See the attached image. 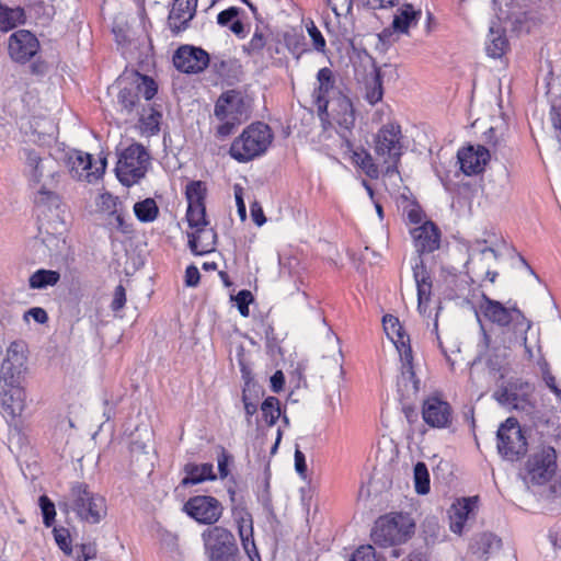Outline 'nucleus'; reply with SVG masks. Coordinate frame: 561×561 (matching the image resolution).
Instances as JSON below:
<instances>
[{"instance_id": "nucleus-21", "label": "nucleus", "mask_w": 561, "mask_h": 561, "mask_svg": "<svg viewBox=\"0 0 561 561\" xmlns=\"http://www.w3.org/2000/svg\"><path fill=\"white\" fill-rule=\"evenodd\" d=\"M61 230L55 228L56 232L49 230V225L41 224L38 227V236L35 238L34 247H37V252L43 257H58L67 249L66 238L64 231L66 230L65 224L59 222Z\"/></svg>"}, {"instance_id": "nucleus-22", "label": "nucleus", "mask_w": 561, "mask_h": 561, "mask_svg": "<svg viewBox=\"0 0 561 561\" xmlns=\"http://www.w3.org/2000/svg\"><path fill=\"white\" fill-rule=\"evenodd\" d=\"M26 373L25 353H0V385H23Z\"/></svg>"}, {"instance_id": "nucleus-44", "label": "nucleus", "mask_w": 561, "mask_h": 561, "mask_svg": "<svg viewBox=\"0 0 561 561\" xmlns=\"http://www.w3.org/2000/svg\"><path fill=\"white\" fill-rule=\"evenodd\" d=\"M266 43L267 36L260 27H256L249 43L243 46V51L248 56H257L262 53Z\"/></svg>"}, {"instance_id": "nucleus-31", "label": "nucleus", "mask_w": 561, "mask_h": 561, "mask_svg": "<svg viewBox=\"0 0 561 561\" xmlns=\"http://www.w3.org/2000/svg\"><path fill=\"white\" fill-rule=\"evenodd\" d=\"M385 333L397 351H412L410 345V336L404 331L399 319L394 316L387 314L382 319Z\"/></svg>"}, {"instance_id": "nucleus-59", "label": "nucleus", "mask_w": 561, "mask_h": 561, "mask_svg": "<svg viewBox=\"0 0 561 561\" xmlns=\"http://www.w3.org/2000/svg\"><path fill=\"white\" fill-rule=\"evenodd\" d=\"M125 304H126L125 288L123 287V285H118L115 288L114 297H113V300L111 304L112 310L118 311L125 306Z\"/></svg>"}, {"instance_id": "nucleus-29", "label": "nucleus", "mask_w": 561, "mask_h": 561, "mask_svg": "<svg viewBox=\"0 0 561 561\" xmlns=\"http://www.w3.org/2000/svg\"><path fill=\"white\" fill-rule=\"evenodd\" d=\"M237 528L242 548L250 561H261V557L253 538V520L251 514H241L237 518Z\"/></svg>"}, {"instance_id": "nucleus-42", "label": "nucleus", "mask_w": 561, "mask_h": 561, "mask_svg": "<svg viewBox=\"0 0 561 561\" xmlns=\"http://www.w3.org/2000/svg\"><path fill=\"white\" fill-rule=\"evenodd\" d=\"M414 488L417 494H427L430 492V473L424 462H417L413 470Z\"/></svg>"}, {"instance_id": "nucleus-52", "label": "nucleus", "mask_w": 561, "mask_h": 561, "mask_svg": "<svg viewBox=\"0 0 561 561\" xmlns=\"http://www.w3.org/2000/svg\"><path fill=\"white\" fill-rule=\"evenodd\" d=\"M238 310L242 317L249 316V305L253 301V296L250 290L242 289L234 296Z\"/></svg>"}, {"instance_id": "nucleus-39", "label": "nucleus", "mask_w": 561, "mask_h": 561, "mask_svg": "<svg viewBox=\"0 0 561 561\" xmlns=\"http://www.w3.org/2000/svg\"><path fill=\"white\" fill-rule=\"evenodd\" d=\"M134 213L140 222H152L159 215V208L153 198H146L134 205Z\"/></svg>"}, {"instance_id": "nucleus-63", "label": "nucleus", "mask_w": 561, "mask_h": 561, "mask_svg": "<svg viewBox=\"0 0 561 561\" xmlns=\"http://www.w3.org/2000/svg\"><path fill=\"white\" fill-rule=\"evenodd\" d=\"M230 459V456L225 450H221L217 458L218 470L221 479H225L229 474L228 463Z\"/></svg>"}, {"instance_id": "nucleus-26", "label": "nucleus", "mask_w": 561, "mask_h": 561, "mask_svg": "<svg viewBox=\"0 0 561 561\" xmlns=\"http://www.w3.org/2000/svg\"><path fill=\"white\" fill-rule=\"evenodd\" d=\"M422 417L433 428H446L451 424V407L438 397H430L423 401Z\"/></svg>"}, {"instance_id": "nucleus-47", "label": "nucleus", "mask_w": 561, "mask_h": 561, "mask_svg": "<svg viewBox=\"0 0 561 561\" xmlns=\"http://www.w3.org/2000/svg\"><path fill=\"white\" fill-rule=\"evenodd\" d=\"M138 95L141 94L146 101H150L157 94L158 85L156 81L148 76H139L135 87Z\"/></svg>"}, {"instance_id": "nucleus-7", "label": "nucleus", "mask_w": 561, "mask_h": 561, "mask_svg": "<svg viewBox=\"0 0 561 561\" xmlns=\"http://www.w3.org/2000/svg\"><path fill=\"white\" fill-rule=\"evenodd\" d=\"M273 140V134L268 125L254 123L248 126L242 134L233 140L230 147V156L238 162H248L263 154Z\"/></svg>"}, {"instance_id": "nucleus-36", "label": "nucleus", "mask_w": 561, "mask_h": 561, "mask_svg": "<svg viewBox=\"0 0 561 561\" xmlns=\"http://www.w3.org/2000/svg\"><path fill=\"white\" fill-rule=\"evenodd\" d=\"M24 10L20 7L8 8L0 4V31L8 32L24 22Z\"/></svg>"}, {"instance_id": "nucleus-45", "label": "nucleus", "mask_w": 561, "mask_h": 561, "mask_svg": "<svg viewBox=\"0 0 561 561\" xmlns=\"http://www.w3.org/2000/svg\"><path fill=\"white\" fill-rule=\"evenodd\" d=\"M468 253H469V255H468V260L466 261V264H465L466 266H468L471 262H473L477 256H481L484 259H493V260L496 259L495 251L492 248L488 247L485 241H477L474 244L469 247Z\"/></svg>"}, {"instance_id": "nucleus-13", "label": "nucleus", "mask_w": 561, "mask_h": 561, "mask_svg": "<svg viewBox=\"0 0 561 561\" xmlns=\"http://www.w3.org/2000/svg\"><path fill=\"white\" fill-rule=\"evenodd\" d=\"M556 471V449L542 445L529 456L520 474L527 485H543L552 479Z\"/></svg>"}, {"instance_id": "nucleus-30", "label": "nucleus", "mask_w": 561, "mask_h": 561, "mask_svg": "<svg viewBox=\"0 0 561 561\" xmlns=\"http://www.w3.org/2000/svg\"><path fill=\"white\" fill-rule=\"evenodd\" d=\"M477 497H465L458 500L453 504L449 512L450 530L455 534L461 535L463 527L477 506Z\"/></svg>"}, {"instance_id": "nucleus-17", "label": "nucleus", "mask_w": 561, "mask_h": 561, "mask_svg": "<svg viewBox=\"0 0 561 561\" xmlns=\"http://www.w3.org/2000/svg\"><path fill=\"white\" fill-rule=\"evenodd\" d=\"M185 513L199 524H216L224 512L221 503L214 496L196 495L184 504Z\"/></svg>"}, {"instance_id": "nucleus-53", "label": "nucleus", "mask_w": 561, "mask_h": 561, "mask_svg": "<svg viewBox=\"0 0 561 561\" xmlns=\"http://www.w3.org/2000/svg\"><path fill=\"white\" fill-rule=\"evenodd\" d=\"M488 366L491 371L500 373V378L504 379L507 375V369L503 365L504 356L500 353H491L489 358L486 359Z\"/></svg>"}, {"instance_id": "nucleus-64", "label": "nucleus", "mask_w": 561, "mask_h": 561, "mask_svg": "<svg viewBox=\"0 0 561 561\" xmlns=\"http://www.w3.org/2000/svg\"><path fill=\"white\" fill-rule=\"evenodd\" d=\"M234 198L238 208V214L242 220L247 217V208L242 197V188L239 185H234Z\"/></svg>"}, {"instance_id": "nucleus-10", "label": "nucleus", "mask_w": 561, "mask_h": 561, "mask_svg": "<svg viewBox=\"0 0 561 561\" xmlns=\"http://www.w3.org/2000/svg\"><path fill=\"white\" fill-rule=\"evenodd\" d=\"M375 152L387 163L386 176L398 174V164L403 153L401 127L397 123L383 125L375 138Z\"/></svg>"}, {"instance_id": "nucleus-48", "label": "nucleus", "mask_w": 561, "mask_h": 561, "mask_svg": "<svg viewBox=\"0 0 561 561\" xmlns=\"http://www.w3.org/2000/svg\"><path fill=\"white\" fill-rule=\"evenodd\" d=\"M54 539L59 549L67 556L73 553V547L71 545L70 533L65 527H55L53 529Z\"/></svg>"}, {"instance_id": "nucleus-15", "label": "nucleus", "mask_w": 561, "mask_h": 561, "mask_svg": "<svg viewBox=\"0 0 561 561\" xmlns=\"http://www.w3.org/2000/svg\"><path fill=\"white\" fill-rule=\"evenodd\" d=\"M497 451L506 460H519L527 453V439L515 417H507L496 433Z\"/></svg>"}, {"instance_id": "nucleus-18", "label": "nucleus", "mask_w": 561, "mask_h": 561, "mask_svg": "<svg viewBox=\"0 0 561 561\" xmlns=\"http://www.w3.org/2000/svg\"><path fill=\"white\" fill-rule=\"evenodd\" d=\"M187 199L186 220L190 228L197 230L208 226L206 219L205 196L206 187L201 181H193L186 185Z\"/></svg>"}, {"instance_id": "nucleus-61", "label": "nucleus", "mask_w": 561, "mask_h": 561, "mask_svg": "<svg viewBox=\"0 0 561 561\" xmlns=\"http://www.w3.org/2000/svg\"><path fill=\"white\" fill-rule=\"evenodd\" d=\"M201 274L195 265H188L185 270V284L188 287H195L199 283Z\"/></svg>"}, {"instance_id": "nucleus-28", "label": "nucleus", "mask_w": 561, "mask_h": 561, "mask_svg": "<svg viewBox=\"0 0 561 561\" xmlns=\"http://www.w3.org/2000/svg\"><path fill=\"white\" fill-rule=\"evenodd\" d=\"M198 0H174L169 13L170 28L180 33L187 27L188 22L194 18Z\"/></svg>"}, {"instance_id": "nucleus-54", "label": "nucleus", "mask_w": 561, "mask_h": 561, "mask_svg": "<svg viewBox=\"0 0 561 561\" xmlns=\"http://www.w3.org/2000/svg\"><path fill=\"white\" fill-rule=\"evenodd\" d=\"M307 32L312 39L314 48L318 51H323L325 47V39L312 21L307 24Z\"/></svg>"}, {"instance_id": "nucleus-57", "label": "nucleus", "mask_w": 561, "mask_h": 561, "mask_svg": "<svg viewBox=\"0 0 561 561\" xmlns=\"http://www.w3.org/2000/svg\"><path fill=\"white\" fill-rule=\"evenodd\" d=\"M353 561H376L373 546H362L353 552Z\"/></svg>"}, {"instance_id": "nucleus-8", "label": "nucleus", "mask_w": 561, "mask_h": 561, "mask_svg": "<svg viewBox=\"0 0 561 561\" xmlns=\"http://www.w3.org/2000/svg\"><path fill=\"white\" fill-rule=\"evenodd\" d=\"M415 524L408 514L390 513L379 517L373 529L375 543L388 547L405 542L414 533Z\"/></svg>"}, {"instance_id": "nucleus-3", "label": "nucleus", "mask_w": 561, "mask_h": 561, "mask_svg": "<svg viewBox=\"0 0 561 561\" xmlns=\"http://www.w3.org/2000/svg\"><path fill=\"white\" fill-rule=\"evenodd\" d=\"M414 247L419 253L412 260L413 277L416 284L419 308L427 304L432 294V280L430 273L424 266L421 257L423 253H431L439 248L440 233L438 228L432 222L426 221L423 225L411 230Z\"/></svg>"}, {"instance_id": "nucleus-58", "label": "nucleus", "mask_w": 561, "mask_h": 561, "mask_svg": "<svg viewBox=\"0 0 561 561\" xmlns=\"http://www.w3.org/2000/svg\"><path fill=\"white\" fill-rule=\"evenodd\" d=\"M295 469L301 479H307V463L304 453L299 449L298 445L295 449Z\"/></svg>"}, {"instance_id": "nucleus-11", "label": "nucleus", "mask_w": 561, "mask_h": 561, "mask_svg": "<svg viewBox=\"0 0 561 561\" xmlns=\"http://www.w3.org/2000/svg\"><path fill=\"white\" fill-rule=\"evenodd\" d=\"M208 561H238L239 548L234 535L222 526H210L202 535Z\"/></svg>"}, {"instance_id": "nucleus-60", "label": "nucleus", "mask_w": 561, "mask_h": 561, "mask_svg": "<svg viewBox=\"0 0 561 561\" xmlns=\"http://www.w3.org/2000/svg\"><path fill=\"white\" fill-rule=\"evenodd\" d=\"M111 216L113 217L114 221H111V225H113L117 230L122 231L123 233H129L131 231L130 225H128L123 215L118 213L117 210H113L111 213Z\"/></svg>"}, {"instance_id": "nucleus-19", "label": "nucleus", "mask_w": 561, "mask_h": 561, "mask_svg": "<svg viewBox=\"0 0 561 561\" xmlns=\"http://www.w3.org/2000/svg\"><path fill=\"white\" fill-rule=\"evenodd\" d=\"M401 376L399 387H404L409 394L415 396L420 390V378L425 369V359L422 353H399Z\"/></svg>"}, {"instance_id": "nucleus-55", "label": "nucleus", "mask_w": 561, "mask_h": 561, "mask_svg": "<svg viewBox=\"0 0 561 561\" xmlns=\"http://www.w3.org/2000/svg\"><path fill=\"white\" fill-rule=\"evenodd\" d=\"M240 9L237 7H230L226 10H222L217 15V23L221 26L228 25L230 22H233V20L239 15Z\"/></svg>"}, {"instance_id": "nucleus-16", "label": "nucleus", "mask_w": 561, "mask_h": 561, "mask_svg": "<svg viewBox=\"0 0 561 561\" xmlns=\"http://www.w3.org/2000/svg\"><path fill=\"white\" fill-rule=\"evenodd\" d=\"M317 81L318 88L314 89L313 98L319 112H327L330 104L336 103L342 112L347 113L351 108V100L335 87L331 69L321 68L317 73Z\"/></svg>"}, {"instance_id": "nucleus-35", "label": "nucleus", "mask_w": 561, "mask_h": 561, "mask_svg": "<svg viewBox=\"0 0 561 561\" xmlns=\"http://www.w3.org/2000/svg\"><path fill=\"white\" fill-rule=\"evenodd\" d=\"M507 45L504 33L500 28L491 26L485 47L486 54L492 58H500L504 55Z\"/></svg>"}, {"instance_id": "nucleus-9", "label": "nucleus", "mask_w": 561, "mask_h": 561, "mask_svg": "<svg viewBox=\"0 0 561 561\" xmlns=\"http://www.w3.org/2000/svg\"><path fill=\"white\" fill-rule=\"evenodd\" d=\"M214 114L220 122L217 136L225 138L231 135L248 118V107L242 94L234 90L222 93L215 104Z\"/></svg>"}, {"instance_id": "nucleus-41", "label": "nucleus", "mask_w": 561, "mask_h": 561, "mask_svg": "<svg viewBox=\"0 0 561 561\" xmlns=\"http://www.w3.org/2000/svg\"><path fill=\"white\" fill-rule=\"evenodd\" d=\"M353 163H356L370 179H377L379 170L369 152L366 150H353Z\"/></svg>"}, {"instance_id": "nucleus-40", "label": "nucleus", "mask_w": 561, "mask_h": 561, "mask_svg": "<svg viewBox=\"0 0 561 561\" xmlns=\"http://www.w3.org/2000/svg\"><path fill=\"white\" fill-rule=\"evenodd\" d=\"M118 104L127 114H139V95L135 87L123 88L118 93Z\"/></svg>"}, {"instance_id": "nucleus-33", "label": "nucleus", "mask_w": 561, "mask_h": 561, "mask_svg": "<svg viewBox=\"0 0 561 561\" xmlns=\"http://www.w3.org/2000/svg\"><path fill=\"white\" fill-rule=\"evenodd\" d=\"M421 18V11L414 10L412 4L405 3L398 9L393 16L392 28L397 33L407 34L411 25H415Z\"/></svg>"}, {"instance_id": "nucleus-27", "label": "nucleus", "mask_w": 561, "mask_h": 561, "mask_svg": "<svg viewBox=\"0 0 561 561\" xmlns=\"http://www.w3.org/2000/svg\"><path fill=\"white\" fill-rule=\"evenodd\" d=\"M39 48L37 38L26 30L14 32L9 38L10 57L18 62L28 61Z\"/></svg>"}, {"instance_id": "nucleus-50", "label": "nucleus", "mask_w": 561, "mask_h": 561, "mask_svg": "<svg viewBox=\"0 0 561 561\" xmlns=\"http://www.w3.org/2000/svg\"><path fill=\"white\" fill-rule=\"evenodd\" d=\"M284 42L291 54L299 55L301 51H304L302 47L305 44V37L302 34H297L295 32H286L284 34Z\"/></svg>"}, {"instance_id": "nucleus-56", "label": "nucleus", "mask_w": 561, "mask_h": 561, "mask_svg": "<svg viewBox=\"0 0 561 561\" xmlns=\"http://www.w3.org/2000/svg\"><path fill=\"white\" fill-rule=\"evenodd\" d=\"M245 378V386L243 388V391H242V401H243V404H244V411H245V414L248 416V419H250L253 414L256 413V410H257V407L255 403L251 402L249 400V397L247 394V391L248 389L250 388V385H251V379L248 378V376H243Z\"/></svg>"}, {"instance_id": "nucleus-20", "label": "nucleus", "mask_w": 561, "mask_h": 561, "mask_svg": "<svg viewBox=\"0 0 561 561\" xmlns=\"http://www.w3.org/2000/svg\"><path fill=\"white\" fill-rule=\"evenodd\" d=\"M26 405L24 385H0L1 414L8 423L14 422L22 415Z\"/></svg>"}, {"instance_id": "nucleus-46", "label": "nucleus", "mask_w": 561, "mask_h": 561, "mask_svg": "<svg viewBox=\"0 0 561 561\" xmlns=\"http://www.w3.org/2000/svg\"><path fill=\"white\" fill-rule=\"evenodd\" d=\"M538 365L546 386L551 390V392H553L557 399L561 401V388L558 387L556 377L552 375L549 364L545 358H540L538 360Z\"/></svg>"}, {"instance_id": "nucleus-6", "label": "nucleus", "mask_w": 561, "mask_h": 561, "mask_svg": "<svg viewBox=\"0 0 561 561\" xmlns=\"http://www.w3.org/2000/svg\"><path fill=\"white\" fill-rule=\"evenodd\" d=\"M534 393V383L522 377H511L499 385L493 398L502 407L531 416L536 411Z\"/></svg>"}, {"instance_id": "nucleus-5", "label": "nucleus", "mask_w": 561, "mask_h": 561, "mask_svg": "<svg viewBox=\"0 0 561 561\" xmlns=\"http://www.w3.org/2000/svg\"><path fill=\"white\" fill-rule=\"evenodd\" d=\"M353 71L357 81V93L368 104L375 105L382 100L383 87L380 69L375 59L366 51L353 46Z\"/></svg>"}, {"instance_id": "nucleus-34", "label": "nucleus", "mask_w": 561, "mask_h": 561, "mask_svg": "<svg viewBox=\"0 0 561 561\" xmlns=\"http://www.w3.org/2000/svg\"><path fill=\"white\" fill-rule=\"evenodd\" d=\"M186 477L182 480L184 485L197 484L205 480H215L214 466L211 463L186 465Z\"/></svg>"}, {"instance_id": "nucleus-51", "label": "nucleus", "mask_w": 561, "mask_h": 561, "mask_svg": "<svg viewBox=\"0 0 561 561\" xmlns=\"http://www.w3.org/2000/svg\"><path fill=\"white\" fill-rule=\"evenodd\" d=\"M39 507L45 526L50 527L56 517L55 504L46 495H42L39 497Z\"/></svg>"}, {"instance_id": "nucleus-62", "label": "nucleus", "mask_w": 561, "mask_h": 561, "mask_svg": "<svg viewBox=\"0 0 561 561\" xmlns=\"http://www.w3.org/2000/svg\"><path fill=\"white\" fill-rule=\"evenodd\" d=\"M31 317L35 322L44 324L48 320L47 312L41 307H33L25 313V318Z\"/></svg>"}, {"instance_id": "nucleus-32", "label": "nucleus", "mask_w": 561, "mask_h": 561, "mask_svg": "<svg viewBox=\"0 0 561 561\" xmlns=\"http://www.w3.org/2000/svg\"><path fill=\"white\" fill-rule=\"evenodd\" d=\"M217 234L213 228L203 227L188 233V245L195 255H204L214 251Z\"/></svg>"}, {"instance_id": "nucleus-12", "label": "nucleus", "mask_w": 561, "mask_h": 561, "mask_svg": "<svg viewBox=\"0 0 561 561\" xmlns=\"http://www.w3.org/2000/svg\"><path fill=\"white\" fill-rule=\"evenodd\" d=\"M149 153L140 144H133L124 149L118 157L115 172L118 181L125 186L139 182L147 172Z\"/></svg>"}, {"instance_id": "nucleus-38", "label": "nucleus", "mask_w": 561, "mask_h": 561, "mask_svg": "<svg viewBox=\"0 0 561 561\" xmlns=\"http://www.w3.org/2000/svg\"><path fill=\"white\" fill-rule=\"evenodd\" d=\"M60 279V274L53 270H37L28 279L31 289H44L48 286H55Z\"/></svg>"}, {"instance_id": "nucleus-23", "label": "nucleus", "mask_w": 561, "mask_h": 561, "mask_svg": "<svg viewBox=\"0 0 561 561\" xmlns=\"http://www.w3.org/2000/svg\"><path fill=\"white\" fill-rule=\"evenodd\" d=\"M66 164L73 178L91 182L104 173L106 160L100 159V165L93 169L91 154L73 150L67 153Z\"/></svg>"}, {"instance_id": "nucleus-24", "label": "nucleus", "mask_w": 561, "mask_h": 561, "mask_svg": "<svg viewBox=\"0 0 561 561\" xmlns=\"http://www.w3.org/2000/svg\"><path fill=\"white\" fill-rule=\"evenodd\" d=\"M174 67L184 73L202 72L209 64V55L199 47L183 45L173 56Z\"/></svg>"}, {"instance_id": "nucleus-37", "label": "nucleus", "mask_w": 561, "mask_h": 561, "mask_svg": "<svg viewBox=\"0 0 561 561\" xmlns=\"http://www.w3.org/2000/svg\"><path fill=\"white\" fill-rule=\"evenodd\" d=\"M137 115L139 116L141 129L144 133L148 135H154L159 131L160 119L162 117L160 111L152 106H149L148 108L142 106L141 111H139V114Z\"/></svg>"}, {"instance_id": "nucleus-1", "label": "nucleus", "mask_w": 561, "mask_h": 561, "mask_svg": "<svg viewBox=\"0 0 561 561\" xmlns=\"http://www.w3.org/2000/svg\"><path fill=\"white\" fill-rule=\"evenodd\" d=\"M476 314L480 322L482 316L486 321L503 330L505 347H523L524 351H541L539 329L527 319L516 304L510 301L504 305L480 294V301Z\"/></svg>"}, {"instance_id": "nucleus-25", "label": "nucleus", "mask_w": 561, "mask_h": 561, "mask_svg": "<svg viewBox=\"0 0 561 561\" xmlns=\"http://www.w3.org/2000/svg\"><path fill=\"white\" fill-rule=\"evenodd\" d=\"M460 170L468 176L480 174L490 161V151L482 145H469L458 150Z\"/></svg>"}, {"instance_id": "nucleus-2", "label": "nucleus", "mask_w": 561, "mask_h": 561, "mask_svg": "<svg viewBox=\"0 0 561 561\" xmlns=\"http://www.w3.org/2000/svg\"><path fill=\"white\" fill-rule=\"evenodd\" d=\"M25 173L28 181L38 190L34 203L43 214L45 209H57L60 205L59 196L54 188L59 182L58 162L50 156L39 157L34 150H25Z\"/></svg>"}, {"instance_id": "nucleus-49", "label": "nucleus", "mask_w": 561, "mask_h": 561, "mask_svg": "<svg viewBox=\"0 0 561 561\" xmlns=\"http://www.w3.org/2000/svg\"><path fill=\"white\" fill-rule=\"evenodd\" d=\"M96 554V545L94 542H84L73 547L71 557H73L76 561H89L95 559Z\"/></svg>"}, {"instance_id": "nucleus-43", "label": "nucleus", "mask_w": 561, "mask_h": 561, "mask_svg": "<svg viewBox=\"0 0 561 561\" xmlns=\"http://www.w3.org/2000/svg\"><path fill=\"white\" fill-rule=\"evenodd\" d=\"M263 419L268 426H273L280 416L279 400L275 397H267L261 405Z\"/></svg>"}, {"instance_id": "nucleus-14", "label": "nucleus", "mask_w": 561, "mask_h": 561, "mask_svg": "<svg viewBox=\"0 0 561 561\" xmlns=\"http://www.w3.org/2000/svg\"><path fill=\"white\" fill-rule=\"evenodd\" d=\"M473 284L474 282L468 272L448 274L444 279L443 297L478 314L477 307L482 291Z\"/></svg>"}, {"instance_id": "nucleus-4", "label": "nucleus", "mask_w": 561, "mask_h": 561, "mask_svg": "<svg viewBox=\"0 0 561 561\" xmlns=\"http://www.w3.org/2000/svg\"><path fill=\"white\" fill-rule=\"evenodd\" d=\"M59 507L66 513L72 512L81 522L95 525L99 524L107 512L105 499L90 490L83 482H73L62 500Z\"/></svg>"}]
</instances>
